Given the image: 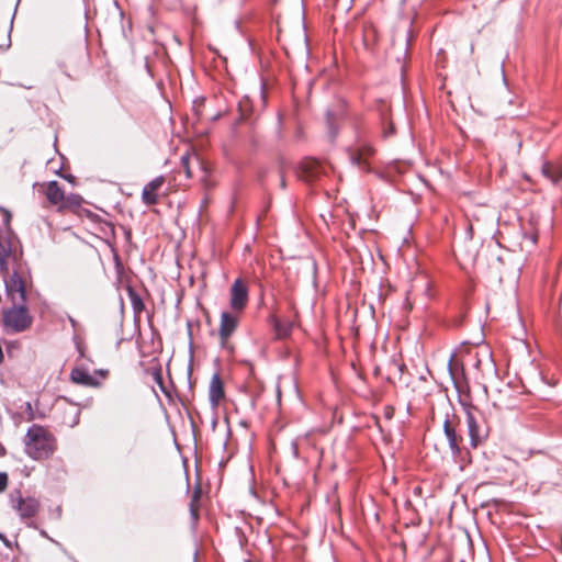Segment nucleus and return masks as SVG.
Returning <instances> with one entry per match:
<instances>
[{"label":"nucleus","instance_id":"obj_17","mask_svg":"<svg viewBox=\"0 0 562 562\" xmlns=\"http://www.w3.org/2000/svg\"><path fill=\"white\" fill-rule=\"evenodd\" d=\"M460 364L458 363V361L456 360V356L452 355L450 357V360L448 362V371H449V374L451 376V379L453 381H456V372L457 370L459 369Z\"/></svg>","mask_w":562,"mask_h":562},{"label":"nucleus","instance_id":"obj_24","mask_svg":"<svg viewBox=\"0 0 562 562\" xmlns=\"http://www.w3.org/2000/svg\"><path fill=\"white\" fill-rule=\"evenodd\" d=\"M0 539H2L5 542V544L8 546V542H7L5 538L3 537V535H0Z\"/></svg>","mask_w":562,"mask_h":562},{"label":"nucleus","instance_id":"obj_6","mask_svg":"<svg viewBox=\"0 0 562 562\" xmlns=\"http://www.w3.org/2000/svg\"><path fill=\"white\" fill-rule=\"evenodd\" d=\"M248 303V288L244 281H234L229 292V306L233 312L241 313Z\"/></svg>","mask_w":562,"mask_h":562},{"label":"nucleus","instance_id":"obj_21","mask_svg":"<svg viewBox=\"0 0 562 562\" xmlns=\"http://www.w3.org/2000/svg\"><path fill=\"white\" fill-rule=\"evenodd\" d=\"M8 486V475L0 473V492H3Z\"/></svg>","mask_w":562,"mask_h":562},{"label":"nucleus","instance_id":"obj_10","mask_svg":"<svg viewBox=\"0 0 562 562\" xmlns=\"http://www.w3.org/2000/svg\"><path fill=\"white\" fill-rule=\"evenodd\" d=\"M323 166L314 159L304 160L299 169V177L304 181L315 180L322 172Z\"/></svg>","mask_w":562,"mask_h":562},{"label":"nucleus","instance_id":"obj_23","mask_svg":"<svg viewBox=\"0 0 562 562\" xmlns=\"http://www.w3.org/2000/svg\"><path fill=\"white\" fill-rule=\"evenodd\" d=\"M392 133H393V127L390 128V132H385L384 136H387L389 134H392Z\"/></svg>","mask_w":562,"mask_h":562},{"label":"nucleus","instance_id":"obj_19","mask_svg":"<svg viewBox=\"0 0 562 562\" xmlns=\"http://www.w3.org/2000/svg\"><path fill=\"white\" fill-rule=\"evenodd\" d=\"M543 172L549 177L551 178L554 182H557L558 180H560L562 178V170H559V172L557 175H553L551 172V167L550 166H546L543 168Z\"/></svg>","mask_w":562,"mask_h":562},{"label":"nucleus","instance_id":"obj_18","mask_svg":"<svg viewBox=\"0 0 562 562\" xmlns=\"http://www.w3.org/2000/svg\"><path fill=\"white\" fill-rule=\"evenodd\" d=\"M71 411H72V417H71V419L67 420L66 423L68 424V426L75 427L79 423L80 409L76 406H72Z\"/></svg>","mask_w":562,"mask_h":562},{"label":"nucleus","instance_id":"obj_9","mask_svg":"<svg viewBox=\"0 0 562 562\" xmlns=\"http://www.w3.org/2000/svg\"><path fill=\"white\" fill-rule=\"evenodd\" d=\"M165 183V178L162 176H159L148 182L142 192V201L146 205H155L158 202V191L161 189V187Z\"/></svg>","mask_w":562,"mask_h":562},{"label":"nucleus","instance_id":"obj_14","mask_svg":"<svg viewBox=\"0 0 562 562\" xmlns=\"http://www.w3.org/2000/svg\"><path fill=\"white\" fill-rule=\"evenodd\" d=\"M373 149L369 145H361L356 149L350 151V160L353 165L358 166L361 169H366L368 167V157L371 156Z\"/></svg>","mask_w":562,"mask_h":562},{"label":"nucleus","instance_id":"obj_25","mask_svg":"<svg viewBox=\"0 0 562 562\" xmlns=\"http://www.w3.org/2000/svg\"><path fill=\"white\" fill-rule=\"evenodd\" d=\"M281 187L284 188L285 187V181L284 179L281 180Z\"/></svg>","mask_w":562,"mask_h":562},{"label":"nucleus","instance_id":"obj_3","mask_svg":"<svg viewBox=\"0 0 562 562\" xmlns=\"http://www.w3.org/2000/svg\"><path fill=\"white\" fill-rule=\"evenodd\" d=\"M3 326L13 333H22L29 329L33 318L23 303L13 304L12 307L5 310L2 315Z\"/></svg>","mask_w":562,"mask_h":562},{"label":"nucleus","instance_id":"obj_13","mask_svg":"<svg viewBox=\"0 0 562 562\" xmlns=\"http://www.w3.org/2000/svg\"><path fill=\"white\" fill-rule=\"evenodd\" d=\"M70 379L74 383L85 386L98 387L100 385V382L82 368H74L70 373Z\"/></svg>","mask_w":562,"mask_h":562},{"label":"nucleus","instance_id":"obj_4","mask_svg":"<svg viewBox=\"0 0 562 562\" xmlns=\"http://www.w3.org/2000/svg\"><path fill=\"white\" fill-rule=\"evenodd\" d=\"M11 507L18 513L22 520L33 518L40 510V502L32 496L23 497L19 491L9 496Z\"/></svg>","mask_w":562,"mask_h":562},{"label":"nucleus","instance_id":"obj_8","mask_svg":"<svg viewBox=\"0 0 562 562\" xmlns=\"http://www.w3.org/2000/svg\"><path fill=\"white\" fill-rule=\"evenodd\" d=\"M13 261H15V255L13 254L12 240L0 235V272L8 274L9 267Z\"/></svg>","mask_w":562,"mask_h":562},{"label":"nucleus","instance_id":"obj_5","mask_svg":"<svg viewBox=\"0 0 562 562\" xmlns=\"http://www.w3.org/2000/svg\"><path fill=\"white\" fill-rule=\"evenodd\" d=\"M7 295L11 300L12 304H20L25 301L26 292L23 279L13 272L11 276L3 274Z\"/></svg>","mask_w":562,"mask_h":562},{"label":"nucleus","instance_id":"obj_7","mask_svg":"<svg viewBox=\"0 0 562 562\" xmlns=\"http://www.w3.org/2000/svg\"><path fill=\"white\" fill-rule=\"evenodd\" d=\"M239 314L240 313H235L233 311L222 313L218 329L222 346L227 344L228 338L235 331L239 322Z\"/></svg>","mask_w":562,"mask_h":562},{"label":"nucleus","instance_id":"obj_16","mask_svg":"<svg viewBox=\"0 0 562 562\" xmlns=\"http://www.w3.org/2000/svg\"><path fill=\"white\" fill-rule=\"evenodd\" d=\"M293 328V323L290 321H276L274 330L277 337L280 339L286 338L290 336Z\"/></svg>","mask_w":562,"mask_h":562},{"label":"nucleus","instance_id":"obj_22","mask_svg":"<svg viewBox=\"0 0 562 562\" xmlns=\"http://www.w3.org/2000/svg\"><path fill=\"white\" fill-rule=\"evenodd\" d=\"M191 513H192L193 517L196 519L198 515H196V510L193 508V506H191Z\"/></svg>","mask_w":562,"mask_h":562},{"label":"nucleus","instance_id":"obj_12","mask_svg":"<svg viewBox=\"0 0 562 562\" xmlns=\"http://www.w3.org/2000/svg\"><path fill=\"white\" fill-rule=\"evenodd\" d=\"M224 398L223 383L218 374H214L211 379L209 386V400L211 406L216 408L220 402Z\"/></svg>","mask_w":562,"mask_h":562},{"label":"nucleus","instance_id":"obj_20","mask_svg":"<svg viewBox=\"0 0 562 562\" xmlns=\"http://www.w3.org/2000/svg\"><path fill=\"white\" fill-rule=\"evenodd\" d=\"M189 162H190V157L189 156H182L181 157V165L186 171V175L187 177H191V169H190V166H189Z\"/></svg>","mask_w":562,"mask_h":562},{"label":"nucleus","instance_id":"obj_26","mask_svg":"<svg viewBox=\"0 0 562 562\" xmlns=\"http://www.w3.org/2000/svg\"><path fill=\"white\" fill-rule=\"evenodd\" d=\"M70 323L75 326V321L72 318H70Z\"/></svg>","mask_w":562,"mask_h":562},{"label":"nucleus","instance_id":"obj_2","mask_svg":"<svg viewBox=\"0 0 562 562\" xmlns=\"http://www.w3.org/2000/svg\"><path fill=\"white\" fill-rule=\"evenodd\" d=\"M45 195L47 201L57 206L59 212L75 210L82 203V198L79 194L70 193L66 195L57 181H49L45 184Z\"/></svg>","mask_w":562,"mask_h":562},{"label":"nucleus","instance_id":"obj_15","mask_svg":"<svg viewBox=\"0 0 562 562\" xmlns=\"http://www.w3.org/2000/svg\"><path fill=\"white\" fill-rule=\"evenodd\" d=\"M443 431L449 442V447L453 454H458L460 452L458 436L456 429L451 422L447 418L443 423Z\"/></svg>","mask_w":562,"mask_h":562},{"label":"nucleus","instance_id":"obj_1","mask_svg":"<svg viewBox=\"0 0 562 562\" xmlns=\"http://www.w3.org/2000/svg\"><path fill=\"white\" fill-rule=\"evenodd\" d=\"M25 452L34 460L48 459L56 450V439L45 427L33 425L24 437Z\"/></svg>","mask_w":562,"mask_h":562},{"label":"nucleus","instance_id":"obj_11","mask_svg":"<svg viewBox=\"0 0 562 562\" xmlns=\"http://www.w3.org/2000/svg\"><path fill=\"white\" fill-rule=\"evenodd\" d=\"M467 425L468 431L471 439V445L476 447L480 441L485 437L482 425L477 422L474 414L471 411H467Z\"/></svg>","mask_w":562,"mask_h":562}]
</instances>
